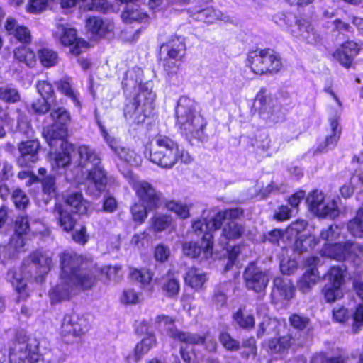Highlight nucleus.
<instances>
[{
  "label": "nucleus",
  "mask_w": 363,
  "mask_h": 363,
  "mask_svg": "<svg viewBox=\"0 0 363 363\" xmlns=\"http://www.w3.org/2000/svg\"><path fill=\"white\" fill-rule=\"evenodd\" d=\"M0 100L8 104H13L21 101V95L17 89L7 84L0 86Z\"/></svg>",
  "instance_id": "c03bdc74"
},
{
  "label": "nucleus",
  "mask_w": 363,
  "mask_h": 363,
  "mask_svg": "<svg viewBox=\"0 0 363 363\" xmlns=\"http://www.w3.org/2000/svg\"><path fill=\"white\" fill-rule=\"evenodd\" d=\"M72 233L71 238L73 242L81 246L86 245L90 239L85 225H82L78 230H74Z\"/></svg>",
  "instance_id": "13d9d810"
},
{
  "label": "nucleus",
  "mask_w": 363,
  "mask_h": 363,
  "mask_svg": "<svg viewBox=\"0 0 363 363\" xmlns=\"http://www.w3.org/2000/svg\"><path fill=\"white\" fill-rule=\"evenodd\" d=\"M61 277L72 282L82 291L92 289L99 281L102 270L97 268L84 255L76 252L63 251L60 254Z\"/></svg>",
  "instance_id": "f03ea898"
},
{
  "label": "nucleus",
  "mask_w": 363,
  "mask_h": 363,
  "mask_svg": "<svg viewBox=\"0 0 363 363\" xmlns=\"http://www.w3.org/2000/svg\"><path fill=\"white\" fill-rule=\"evenodd\" d=\"M52 123L43 129V135L50 146L58 139L68 138V128L72 121L69 111L63 106L53 108L50 112Z\"/></svg>",
  "instance_id": "1a4fd4ad"
},
{
  "label": "nucleus",
  "mask_w": 363,
  "mask_h": 363,
  "mask_svg": "<svg viewBox=\"0 0 363 363\" xmlns=\"http://www.w3.org/2000/svg\"><path fill=\"white\" fill-rule=\"evenodd\" d=\"M291 345V338L289 336H284L278 340H271L269 342V349L272 353L283 354Z\"/></svg>",
  "instance_id": "49530a36"
},
{
  "label": "nucleus",
  "mask_w": 363,
  "mask_h": 363,
  "mask_svg": "<svg viewBox=\"0 0 363 363\" xmlns=\"http://www.w3.org/2000/svg\"><path fill=\"white\" fill-rule=\"evenodd\" d=\"M362 50L363 42L361 40L347 39L339 45L332 56L341 66L350 69Z\"/></svg>",
  "instance_id": "f8f14e48"
},
{
  "label": "nucleus",
  "mask_w": 363,
  "mask_h": 363,
  "mask_svg": "<svg viewBox=\"0 0 363 363\" xmlns=\"http://www.w3.org/2000/svg\"><path fill=\"white\" fill-rule=\"evenodd\" d=\"M55 84L59 92L62 95L70 98L76 106L80 105V101L72 89L70 77H65L55 81Z\"/></svg>",
  "instance_id": "58836bf2"
},
{
  "label": "nucleus",
  "mask_w": 363,
  "mask_h": 363,
  "mask_svg": "<svg viewBox=\"0 0 363 363\" xmlns=\"http://www.w3.org/2000/svg\"><path fill=\"white\" fill-rule=\"evenodd\" d=\"M38 91L43 98L55 99V93L52 84L47 80L38 81L36 84Z\"/></svg>",
  "instance_id": "bf43d9fd"
},
{
  "label": "nucleus",
  "mask_w": 363,
  "mask_h": 363,
  "mask_svg": "<svg viewBox=\"0 0 363 363\" xmlns=\"http://www.w3.org/2000/svg\"><path fill=\"white\" fill-rule=\"evenodd\" d=\"M321 293L327 303H332L343 296L341 286L329 283L325 284L321 289Z\"/></svg>",
  "instance_id": "37998d69"
},
{
  "label": "nucleus",
  "mask_w": 363,
  "mask_h": 363,
  "mask_svg": "<svg viewBox=\"0 0 363 363\" xmlns=\"http://www.w3.org/2000/svg\"><path fill=\"white\" fill-rule=\"evenodd\" d=\"M54 210L57 213V222L60 228L65 233L72 232L77 224L74 213L66 209L62 203H56Z\"/></svg>",
  "instance_id": "393cba45"
},
{
  "label": "nucleus",
  "mask_w": 363,
  "mask_h": 363,
  "mask_svg": "<svg viewBox=\"0 0 363 363\" xmlns=\"http://www.w3.org/2000/svg\"><path fill=\"white\" fill-rule=\"evenodd\" d=\"M13 237L11 242L15 247H23L26 245V236L30 231V217L28 215H18L13 221Z\"/></svg>",
  "instance_id": "412c9836"
},
{
  "label": "nucleus",
  "mask_w": 363,
  "mask_h": 363,
  "mask_svg": "<svg viewBox=\"0 0 363 363\" xmlns=\"http://www.w3.org/2000/svg\"><path fill=\"white\" fill-rule=\"evenodd\" d=\"M48 99H38L32 103V108L34 112L38 115H43L50 110V104L48 102Z\"/></svg>",
  "instance_id": "774afa93"
},
{
  "label": "nucleus",
  "mask_w": 363,
  "mask_h": 363,
  "mask_svg": "<svg viewBox=\"0 0 363 363\" xmlns=\"http://www.w3.org/2000/svg\"><path fill=\"white\" fill-rule=\"evenodd\" d=\"M298 269V264L295 259L284 258L280 263V271L283 274H294Z\"/></svg>",
  "instance_id": "052dcab7"
},
{
  "label": "nucleus",
  "mask_w": 363,
  "mask_h": 363,
  "mask_svg": "<svg viewBox=\"0 0 363 363\" xmlns=\"http://www.w3.org/2000/svg\"><path fill=\"white\" fill-rule=\"evenodd\" d=\"M11 201L16 209L24 211L29 204V198L20 188L15 189L11 194Z\"/></svg>",
  "instance_id": "3c124183"
},
{
  "label": "nucleus",
  "mask_w": 363,
  "mask_h": 363,
  "mask_svg": "<svg viewBox=\"0 0 363 363\" xmlns=\"http://www.w3.org/2000/svg\"><path fill=\"white\" fill-rule=\"evenodd\" d=\"M349 234L355 238H363V218L354 216L347 223Z\"/></svg>",
  "instance_id": "8fccbe9b"
},
{
  "label": "nucleus",
  "mask_w": 363,
  "mask_h": 363,
  "mask_svg": "<svg viewBox=\"0 0 363 363\" xmlns=\"http://www.w3.org/2000/svg\"><path fill=\"white\" fill-rule=\"evenodd\" d=\"M85 11H96L105 13L109 7L106 0H79Z\"/></svg>",
  "instance_id": "603ef678"
},
{
  "label": "nucleus",
  "mask_w": 363,
  "mask_h": 363,
  "mask_svg": "<svg viewBox=\"0 0 363 363\" xmlns=\"http://www.w3.org/2000/svg\"><path fill=\"white\" fill-rule=\"evenodd\" d=\"M153 142L145 146L144 154L152 164L164 169H172L179 162H187L189 156L178 143L164 135L157 134Z\"/></svg>",
  "instance_id": "20e7f679"
},
{
  "label": "nucleus",
  "mask_w": 363,
  "mask_h": 363,
  "mask_svg": "<svg viewBox=\"0 0 363 363\" xmlns=\"http://www.w3.org/2000/svg\"><path fill=\"white\" fill-rule=\"evenodd\" d=\"M319 262L320 259L316 256H311L306 259L304 265L307 269L297 281L298 287L303 293L308 291L320 280L318 269Z\"/></svg>",
  "instance_id": "f3484780"
},
{
  "label": "nucleus",
  "mask_w": 363,
  "mask_h": 363,
  "mask_svg": "<svg viewBox=\"0 0 363 363\" xmlns=\"http://www.w3.org/2000/svg\"><path fill=\"white\" fill-rule=\"evenodd\" d=\"M26 45H20L14 49V58L28 67L33 68L37 65V55L31 48Z\"/></svg>",
  "instance_id": "473e14b6"
},
{
  "label": "nucleus",
  "mask_w": 363,
  "mask_h": 363,
  "mask_svg": "<svg viewBox=\"0 0 363 363\" xmlns=\"http://www.w3.org/2000/svg\"><path fill=\"white\" fill-rule=\"evenodd\" d=\"M255 100L258 101L259 106L256 111L259 115L262 116L265 114L272 115L273 110L272 107L270 106V103L272 99L269 94H267V89L266 87H261L259 91L256 94Z\"/></svg>",
  "instance_id": "f704fd0d"
},
{
  "label": "nucleus",
  "mask_w": 363,
  "mask_h": 363,
  "mask_svg": "<svg viewBox=\"0 0 363 363\" xmlns=\"http://www.w3.org/2000/svg\"><path fill=\"white\" fill-rule=\"evenodd\" d=\"M17 147L19 156L17 157L16 162L19 167H30L38 161L41 145L38 139L21 141L18 143Z\"/></svg>",
  "instance_id": "4468645a"
},
{
  "label": "nucleus",
  "mask_w": 363,
  "mask_h": 363,
  "mask_svg": "<svg viewBox=\"0 0 363 363\" xmlns=\"http://www.w3.org/2000/svg\"><path fill=\"white\" fill-rule=\"evenodd\" d=\"M245 63L253 74L259 76L278 74L284 69L281 54L269 47L250 50Z\"/></svg>",
  "instance_id": "39448f33"
},
{
  "label": "nucleus",
  "mask_w": 363,
  "mask_h": 363,
  "mask_svg": "<svg viewBox=\"0 0 363 363\" xmlns=\"http://www.w3.org/2000/svg\"><path fill=\"white\" fill-rule=\"evenodd\" d=\"M211 220H208L206 218H199L193 221L191 228L193 232L198 236L202 235V237H204L206 235L209 234L211 236H213L211 230V227L210 228Z\"/></svg>",
  "instance_id": "de8ad7c7"
},
{
  "label": "nucleus",
  "mask_w": 363,
  "mask_h": 363,
  "mask_svg": "<svg viewBox=\"0 0 363 363\" xmlns=\"http://www.w3.org/2000/svg\"><path fill=\"white\" fill-rule=\"evenodd\" d=\"M323 201V196L318 193L316 190L313 191L308 196V204L311 211L319 216H327L329 213V208L324 204Z\"/></svg>",
  "instance_id": "c9c22d12"
},
{
  "label": "nucleus",
  "mask_w": 363,
  "mask_h": 363,
  "mask_svg": "<svg viewBox=\"0 0 363 363\" xmlns=\"http://www.w3.org/2000/svg\"><path fill=\"white\" fill-rule=\"evenodd\" d=\"M63 202L71 210L70 212L79 216L88 213L89 203L81 192H73L63 197Z\"/></svg>",
  "instance_id": "b1692460"
},
{
  "label": "nucleus",
  "mask_w": 363,
  "mask_h": 363,
  "mask_svg": "<svg viewBox=\"0 0 363 363\" xmlns=\"http://www.w3.org/2000/svg\"><path fill=\"white\" fill-rule=\"evenodd\" d=\"M4 29L9 36L13 37L22 45H29L32 41V35L29 28L24 25H19L17 20L13 17L6 18Z\"/></svg>",
  "instance_id": "aec40b11"
},
{
  "label": "nucleus",
  "mask_w": 363,
  "mask_h": 363,
  "mask_svg": "<svg viewBox=\"0 0 363 363\" xmlns=\"http://www.w3.org/2000/svg\"><path fill=\"white\" fill-rule=\"evenodd\" d=\"M34 182H40L42 184L43 191L46 194H52L56 191V179L53 175H48L43 179H40L35 175H33Z\"/></svg>",
  "instance_id": "864d4df0"
},
{
  "label": "nucleus",
  "mask_w": 363,
  "mask_h": 363,
  "mask_svg": "<svg viewBox=\"0 0 363 363\" xmlns=\"http://www.w3.org/2000/svg\"><path fill=\"white\" fill-rule=\"evenodd\" d=\"M81 161L89 162L93 167L88 171L87 179L94 185L96 191L101 193L106 190L108 178L99 155L89 146L82 145L77 149Z\"/></svg>",
  "instance_id": "6e6552de"
},
{
  "label": "nucleus",
  "mask_w": 363,
  "mask_h": 363,
  "mask_svg": "<svg viewBox=\"0 0 363 363\" xmlns=\"http://www.w3.org/2000/svg\"><path fill=\"white\" fill-rule=\"evenodd\" d=\"M295 25L297 26V30H292V34L296 38H303L308 39V33L313 31V26L308 18L304 17H298L295 20Z\"/></svg>",
  "instance_id": "a18cd8bd"
},
{
  "label": "nucleus",
  "mask_w": 363,
  "mask_h": 363,
  "mask_svg": "<svg viewBox=\"0 0 363 363\" xmlns=\"http://www.w3.org/2000/svg\"><path fill=\"white\" fill-rule=\"evenodd\" d=\"M155 345V337L153 334L150 333L149 335L144 337L142 340L136 345L133 353L127 357V362L138 363L142 357L147 353Z\"/></svg>",
  "instance_id": "cd10ccee"
},
{
  "label": "nucleus",
  "mask_w": 363,
  "mask_h": 363,
  "mask_svg": "<svg viewBox=\"0 0 363 363\" xmlns=\"http://www.w3.org/2000/svg\"><path fill=\"white\" fill-rule=\"evenodd\" d=\"M191 16L196 21L203 22L207 25L214 24L223 20V15L213 6L195 11L191 13Z\"/></svg>",
  "instance_id": "c85d7f7f"
},
{
  "label": "nucleus",
  "mask_w": 363,
  "mask_h": 363,
  "mask_svg": "<svg viewBox=\"0 0 363 363\" xmlns=\"http://www.w3.org/2000/svg\"><path fill=\"white\" fill-rule=\"evenodd\" d=\"M175 125L189 143L208 140L207 119L196 111L195 101L186 96L179 97L175 108Z\"/></svg>",
  "instance_id": "7ed1b4c3"
},
{
  "label": "nucleus",
  "mask_w": 363,
  "mask_h": 363,
  "mask_svg": "<svg viewBox=\"0 0 363 363\" xmlns=\"http://www.w3.org/2000/svg\"><path fill=\"white\" fill-rule=\"evenodd\" d=\"M84 28L86 32L95 40L105 38L113 32L112 23L98 16H87L84 21Z\"/></svg>",
  "instance_id": "a211bd4d"
},
{
  "label": "nucleus",
  "mask_w": 363,
  "mask_h": 363,
  "mask_svg": "<svg viewBox=\"0 0 363 363\" xmlns=\"http://www.w3.org/2000/svg\"><path fill=\"white\" fill-rule=\"evenodd\" d=\"M345 272L346 267L337 265L330 267L326 273L328 283L342 287L345 284Z\"/></svg>",
  "instance_id": "79ce46f5"
},
{
  "label": "nucleus",
  "mask_w": 363,
  "mask_h": 363,
  "mask_svg": "<svg viewBox=\"0 0 363 363\" xmlns=\"http://www.w3.org/2000/svg\"><path fill=\"white\" fill-rule=\"evenodd\" d=\"M52 0H29L26 11L31 14H40L45 11Z\"/></svg>",
  "instance_id": "6e6d98bb"
},
{
  "label": "nucleus",
  "mask_w": 363,
  "mask_h": 363,
  "mask_svg": "<svg viewBox=\"0 0 363 363\" xmlns=\"http://www.w3.org/2000/svg\"><path fill=\"white\" fill-rule=\"evenodd\" d=\"M66 283H60L52 287L50 291V298L52 303L62 301L69 300L71 297V291Z\"/></svg>",
  "instance_id": "ea45409f"
},
{
  "label": "nucleus",
  "mask_w": 363,
  "mask_h": 363,
  "mask_svg": "<svg viewBox=\"0 0 363 363\" xmlns=\"http://www.w3.org/2000/svg\"><path fill=\"white\" fill-rule=\"evenodd\" d=\"M291 218V210L287 205H281L273 214V219L277 222H284Z\"/></svg>",
  "instance_id": "69168bd1"
},
{
  "label": "nucleus",
  "mask_w": 363,
  "mask_h": 363,
  "mask_svg": "<svg viewBox=\"0 0 363 363\" xmlns=\"http://www.w3.org/2000/svg\"><path fill=\"white\" fill-rule=\"evenodd\" d=\"M31 263L35 267V280L38 283H43L45 276L52 267V258L44 251L36 250L29 255Z\"/></svg>",
  "instance_id": "6ab92c4d"
},
{
  "label": "nucleus",
  "mask_w": 363,
  "mask_h": 363,
  "mask_svg": "<svg viewBox=\"0 0 363 363\" xmlns=\"http://www.w3.org/2000/svg\"><path fill=\"white\" fill-rule=\"evenodd\" d=\"M142 73L140 68L129 69L121 81L124 92L138 86V91L126 96L124 101L123 115L131 125H149L157 118L155 113L156 94L148 82H141Z\"/></svg>",
  "instance_id": "f257e3e1"
},
{
  "label": "nucleus",
  "mask_w": 363,
  "mask_h": 363,
  "mask_svg": "<svg viewBox=\"0 0 363 363\" xmlns=\"http://www.w3.org/2000/svg\"><path fill=\"white\" fill-rule=\"evenodd\" d=\"M184 284L194 289L200 291L204 288L208 280L207 274L196 267H189L183 276Z\"/></svg>",
  "instance_id": "5701e85b"
},
{
  "label": "nucleus",
  "mask_w": 363,
  "mask_h": 363,
  "mask_svg": "<svg viewBox=\"0 0 363 363\" xmlns=\"http://www.w3.org/2000/svg\"><path fill=\"white\" fill-rule=\"evenodd\" d=\"M15 290L18 294V301L21 300H25L29 296V294L27 291V284L23 279H14L12 281Z\"/></svg>",
  "instance_id": "e2e57ef3"
},
{
  "label": "nucleus",
  "mask_w": 363,
  "mask_h": 363,
  "mask_svg": "<svg viewBox=\"0 0 363 363\" xmlns=\"http://www.w3.org/2000/svg\"><path fill=\"white\" fill-rule=\"evenodd\" d=\"M246 286L255 292L264 291L269 282L266 274L256 267H247L244 272Z\"/></svg>",
  "instance_id": "4be33fe9"
},
{
  "label": "nucleus",
  "mask_w": 363,
  "mask_h": 363,
  "mask_svg": "<svg viewBox=\"0 0 363 363\" xmlns=\"http://www.w3.org/2000/svg\"><path fill=\"white\" fill-rule=\"evenodd\" d=\"M61 33L59 37L62 45L69 48V52L74 56H79L84 49L89 46L87 41L77 36V30L74 28L60 25Z\"/></svg>",
  "instance_id": "dca6fc26"
},
{
  "label": "nucleus",
  "mask_w": 363,
  "mask_h": 363,
  "mask_svg": "<svg viewBox=\"0 0 363 363\" xmlns=\"http://www.w3.org/2000/svg\"><path fill=\"white\" fill-rule=\"evenodd\" d=\"M154 258L161 263L167 262L170 256L169 247L163 244H158L154 249Z\"/></svg>",
  "instance_id": "680f3d73"
},
{
  "label": "nucleus",
  "mask_w": 363,
  "mask_h": 363,
  "mask_svg": "<svg viewBox=\"0 0 363 363\" xmlns=\"http://www.w3.org/2000/svg\"><path fill=\"white\" fill-rule=\"evenodd\" d=\"M82 319H63L61 325V335L66 342H69V337H79L87 330L86 325L79 323Z\"/></svg>",
  "instance_id": "bb28decb"
},
{
  "label": "nucleus",
  "mask_w": 363,
  "mask_h": 363,
  "mask_svg": "<svg viewBox=\"0 0 363 363\" xmlns=\"http://www.w3.org/2000/svg\"><path fill=\"white\" fill-rule=\"evenodd\" d=\"M167 331L170 337L189 345H201L203 344L205 340L204 337L199 335L184 333L174 328L171 320L167 323Z\"/></svg>",
  "instance_id": "c756f323"
},
{
  "label": "nucleus",
  "mask_w": 363,
  "mask_h": 363,
  "mask_svg": "<svg viewBox=\"0 0 363 363\" xmlns=\"http://www.w3.org/2000/svg\"><path fill=\"white\" fill-rule=\"evenodd\" d=\"M131 188L140 204L147 206L149 211L158 209L163 203L162 194L157 191L152 184L146 181H134Z\"/></svg>",
  "instance_id": "9b49d317"
},
{
  "label": "nucleus",
  "mask_w": 363,
  "mask_h": 363,
  "mask_svg": "<svg viewBox=\"0 0 363 363\" xmlns=\"http://www.w3.org/2000/svg\"><path fill=\"white\" fill-rule=\"evenodd\" d=\"M244 215L241 207L228 208L216 212L211 218L213 231L221 229V237L227 242L241 239L245 233V227L236 220Z\"/></svg>",
  "instance_id": "423d86ee"
},
{
  "label": "nucleus",
  "mask_w": 363,
  "mask_h": 363,
  "mask_svg": "<svg viewBox=\"0 0 363 363\" xmlns=\"http://www.w3.org/2000/svg\"><path fill=\"white\" fill-rule=\"evenodd\" d=\"M148 211H150L147 206L135 203L130 207L132 220L138 225H142L147 218Z\"/></svg>",
  "instance_id": "09e8293b"
},
{
  "label": "nucleus",
  "mask_w": 363,
  "mask_h": 363,
  "mask_svg": "<svg viewBox=\"0 0 363 363\" xmlns=\"http://www.w3.org/2000/svg\"><path fill=\"white\" fill-rule=\"evenodd\" d=\"M354 242L346 240L344 242H327L325 243L320 255L323 257H328L338 262H345L351 258L354 251Z\"/></svg>",
  "instance_id": "ddd939ff"
},
{
  "label": "nucleus",
  "mask_w": 363,
  "mask_h": 363,
  "mask_svg": "<svg viewBox=\"0 0 363 363\" xmlns=\"http://www.w3.org/2000/svg\"><path fill=\"white\" fill-rule=\"evenodd\" d=\"M121 17L125 23L147 22L149 20L148 14L143 11L139 6L131 5L125 7L121 13Z\"/></svg>",
  "instance_id": "7c9ffc66"
},
{
  "label": "nucleus",
  "mask_w": 363,
  "mask_h": 363,
  "mask_svg": "<svg viewBox=\"0 0 363 363\" xmlns=\"http://www.w3.org/2000/svg\"><path fill=\"white\" fill-rule=\"evenodd\" d=\"M61 141L60 150L55 153L54 161L57 167H67L71 164L72 154L75 152L76 146L68 139H58Z\"/></svg>",
  "instance_id": "a878e982"
},
{
  "label": "nucleus",
  "mask_w": 363,
  "mask_h": 363,
  "mask_svg": "<svg viewBox=\"0 0 363 363\" xmlns=\"http://www.w3.org/2000/svg\"><path fill=\"white\" fill-rule=\"evenodd\" d=\"M173 218L167 214H156L151 218V228L155 233L164 231L172 227Z\"/></svg>",
  "instance_id": "a19ab883"
},
{
  "label": "nucleus",
  "mask_w": 363,
  "mask_h": 363,
  "mask_svg": "<svg viewBox=\"0 0 363 363\" xmlns=\"http://www.w3.org/2000/svg\"><path fill=\"white\" fill-rule=\"evenodd\" d=\"M274 285H277L281 283L286 284V290L284 292L281 296L279 298V301L281 300L289 301L294 298L296 291V287L293 284L292 280L284 278L283 277H277L273 280Z\"/></svg>",
  "instance_id": "5fc2aeb1"
},
{
  "label": "nucleus",
  "mask_w": 363,
  "mask_h": 363,
  "mask_svg": "<svg viewBox=\"0 0 363 363\" xmlns=\"http://www.w3.org/2000/svg\"><path fill=\"white\" fill-rule=\"evenodd\" d=\"M163 203L167 211L174 213L177 217L182 220H185L191 216V203H182L175 200H165Z\"/></svg>",
  "instance_id": "72a5a7b5"
},
{
  "label": "nucleus",
  "mask_w": 363,
  "mask_h": 363,
  "mask_svg": "<svg viewBox=\"0 0 363 363\" xmlns=\"http://www.w3.org/2000/svg\"><path fill=\"white\" fill-rule=\"evenodd\" d=\"M37 53V59L45 68L53 67L58 63V53L52 49L43 47L38 50Z\"/></svg>",
  "instance_id": "e433bc0d"
},
{
  "label": "nucleus",
  "mask_w": 363,
  "mask_h": 363,
  "mask_svg": "<svg viewBox=\"0 0 363 363\" xmlns=\"http://www.w3.org/2000/svg\"><path fill=\"white\" fill-rule=\"evenodd\" d=\"M120 300L123 304L133 305L139 302V296L134 289H128L123 290Z\"/></svg>",
  "instance_id": "0e129e2a"
},
{
  "label": "nucleus",
  "mask_w": 363,
  "mask_h": 363,
  "mask_svg": "<svg viewBox=\"0 0 363 363\" xmlns=\"http://www.w3.org/2000/svg\"><path fill=\"white\" fill-rule=\"evenodd\" d=\"M243 350L242 355L246 358L250 356H255L257 354L256 341L254 337H250L242 341V347Z\"/></svg>",
  "instance_id": "338daca9"
},
{
  "label": "nucleus",
  "mask_w": 363,
  "mask_h": 363,
  "mask_svg": "<svg viewBox=\"0 0 363 363\" xmlns=\"http://www.w3.org/2000/svg\"><path fill=\"white\" fill-rule=\"evenodd\" d=\"M201 246L196 241H187L182 244V251L186 257L195 259L201 255L205 259L212 257L214 247V236L209 234L201 237Z\"/></svg>",
  "instance_id": "2eb2a0df"
},
{
  "label": "nucleus",
  "mask_w": 363,
  "mask_h": 363,
  "mask_svg": "<svg viewBox=\"0 0 363 363\" xmlns=\"http://www.w3.org/2000/svg\"><path fill=\"white\" fill-rule=\"evenodd\" d=\"M284 236V231L280 228H274L272 230L264 233L262 238V242H269L273 245L279 246L280 240Z\"/></svg>",
  "instance_id": "4d7b16f0"
},
{
  "label": "nucleus",
  "mask_w": 363,
  "mask_h": 363,
  "mask_svg": "<svg viewBox=\"0 0 363 363\" xmlns=\"http://www.w3.org/2000/svg\"><path fill=\"white\" fill-rule=\"evenodd\" d=\"M39 345L36 337L28 335L24 330H17L9 352V362L40 363L43 359Z\"/></svg>",
  "instance_id": "0eeeda50"
},
{
  "label": "nucleus",
  "mask_w": 363,
  "mask_h": 363,
  "mask_svg": "<svg viewBox=\"0 0 363 363\" xmlns=\"http://www.w3.org/2000/svg\"><path fill=\"white\" fill-rule=\"evenodd\" d=\"M167 47V57L164 60V69L168 74H176L179 65L186 54V43L183 37L177 35H172L166 43Z\"/></svg>",
  "instance_id": "9d476101"
},
{
  "label": "nucleus",
  "mask_w": 363,
  "mask_h": 363,
  "mask_svg": "<svg viewBox=\"0 0 363 363\" xmlns=\"http://www.w3.org/2000/svg\"><path fill=\"white\" fill-rule=\"evenodd\" d=\"M181 289L179 279L172 270H168L166 278L162 285V290L169 298H176L179 294Z\"/></svg>",
  "instance_id": "2f4dec72"
},
{
  "label": "nucleus",
  "mask_w": 363,
  "mask_h": 363,
  "mask_svg": "<svg viewBox=\"0 0 363 363\" xmlns=\"http://www.w3.org/2000/svg\"><path fill=\"white\" fill-rule=\"evenodd\" d=\"M129 277L140 283L143 286H147L151 284L154 273L150 269L133 267L130 269Z\"/></svg>",
  "instance_id": "4c0bfd02"
}]
</instances>
